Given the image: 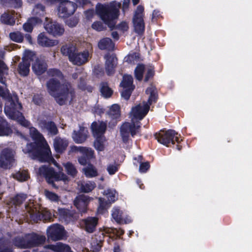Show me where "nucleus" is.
I'll return each instance as SVG.
<instances>
[{
  "mask_svg": "<svg viewBox=\"0 0 252 252\" xmlns=\"http://www.w3.org/2000/svg\"><path fill=\"white\" fill-rule=\"evenodd\" d=\"M48 73L49 75L55 77L47 82L46 86L49 94L60 105L70 102L75 96L74 91L70 84H61L59 79L63 78L62 73L56 69H51Z\"/></svg>",
  "mask_w": 252,
  "mask_h": 252,
  "instance_id": "obj_1",
  "label": "nucleus"
},
{
  "mask_svg": "<svg viewBox=\"0 0 252 252\" xmlns=\"http://www.w3.org/2000/svg\"><path fill=\"white\" fill-rule=\"evenodd\" d=\"M149 109V105L145 103L143 105L138 104L132 108L130 113L131 122H125L120 127V134L124 143L128 142L130 135L133 137L140 132L141 123L139 122L135 123L134 120H142Z\"/></svg>",
  "mask_w": 252,
  "mask_h": 252,
  "instance_id": "obj_2",
  "label": "nucleus"
},
{
  "mask_svg": "<svg viewBox=\"0 0 252 252\" xmlns=\"http://www.w3.org/2000/svg\"><path fill=\"white\" fill-rule=\"evenodd\" d=\"M0 96L5 99L4 111L5 114L11 119L16 120L24 126H29L30 122L27 121L20 111L22 109L21 104L19 103L16 97L12 98L8 90L0 86Z\"/></svg>",
  "mask_w": 252,
  "mask_h": 252,
  "instance_id": "obj_3",
  "label": "nucleus"
},
{
  "mask_svg": "<svg viewBox=\"0 0 252 252\" xmlns=\"http://www.w3.org/2000/svg\"><path fill=\"white\" fill-rule=\"evenodd\" d=\"M121 5V2L115 0L107 4L98 3L95 6V13L111 31L116 27Z\"/></svg>",
  "mask_w": 252,
  "mask_h": 252,
  "instance_id": "obj_4",
  "label": "nucleus"
},
{
  "mask_svg": "<svg viewBox=\"0 0 252 252\" xmlns=\"http://www.w3.org/2000/svg\"><path fill=\"white\" fill-rule=\"evenodd\" d=\"M30 134L35 143L40 148L38 152L39 158L40 162L52 161L55 165L57 162L53 158L49 146L42 135L34 127L30 128Z\"/></svg>",
  "mask_w": 252,
  "mask_h": 252,
  "instance_id": "obj_5",
  "label": "nucleus"
},
{
  "mask_svg": "<svg viewBox=\"0 0 252 252\" xmlns=\"http://www.w3.org/2000/svg\"><path fill=\"white\" fill-rule=\"evenodd\" d=\"M50 162H52L56 166L59 168L58 172L55 171L53 168L50 165H44L38 168L37 174L41 176L44 177L49 184H53L55 181H67V176L61 171L62 169L59 167L58 164L57 163V165H55L52 161Z\"/></svg>",
  "mask_w": 252,
  "mask_h": 252,
  "instance_id": "obj_6",
  "label": "nucleus"
},
{
  "mask_svg": "<svg viewBox=\"0 0 252 252\" xmlns=\"http://www.w3.org/2000/svg\"><path fill=\"white\" fill-rule=\"evenodd\" d=\"M27 212L28 213L31 219L34 221L37 220H50L52 217V214L47 209H42L39 208L37 204H35L33 202H30L28 205L25 206Z\"/></svg>",
  "mask_w": 252,
  "mask_h": 252,
  "instance_id": "obj_7",
  "label": "nucleus"
},
{
  "mask_svg": "<svg viewBox=\"0 0 252 252\" xmlns=\"http://www.w3.org/2000/svg\"><path fill=\"white\" fill-rule=\"evenodd\" d=\"M155 137L158 141L166 147H169L175 142L179 143L182 140L180 134L173 130H160L155 134Z\"/></svg>",
  "mask_w": 252,
  "mask_h": 252,
  "instance_id": "obj_8",
  "label": "nucleus"
},
{
  "mask_svg": "<svg viewBox=\"0 0 252 252\" xmlns=\"http://www.w3.org/2000/svg\"><path fill=\"white\" fill-rule=\"evenodd\" d=\"M106 128V122H95V149L98 152L104 150L106 139L104 134Z\"/></svg>",
  "mask_w": 252,
  "mask_h": 252,
  "instance_id": "obj_9",
  "label": "nucleus"
},
{
  "mask_svg": "<svg viewBox=\"0 0 252 252\" xmlns=\"http://www.w3.org/2000/svg\"><path fill=\"white\" fill-rule=\"evenodd\" d=\"M144 10V8L143 6L138 5L132 19L134 31L139 35H143L145 32V23L143 19Z\"/></svg>",
  "mask_w": 252,
  "mask_h": 252,
  "instance_id": "obj_10",
  "label": "nucleus"
},
{
  "mask_svg": "<svg viewBox=\"0 0 252 252\" xmlns=\"http://www.w3.org/2000/svg\"><path fill=\"white\" fill-rule=\"evenodd\" d=\"M77 5L75 2L63 0L58 6V15L60 18H67L74 14Z\"/></svg>",
  "mask_w": 252,
  "mask_h": 252,
  "instance_id": "obj_11",
  "label": "nucleus"
},
{
  "mask_svg": "<svg viewBox=\"0 0 252 252\" xmlns=\"http://www.w3.org/2000/svg\"><path fill=\"white\" fill-rule=\"evenodd\" d=\"M71 152H80L83 155L79 158L78 160L79 163L82 165H88L90 163V159L92 158L94 155V152L91 149L84 147L73 146L70 147Z\"/></svg>",
  "mask_w": 252,
  "mask_h": 252,
  "instance_id": "obj_12",
  "label": "nucleus"
},
{
  "mask_svg": "<svg viewBox=\"0 0 252 252\" xmlns=\"http://www.w3.org/2000/svg\"><path fill=\"white\" fill-rule=\"evenodd\" d=\"M15 162L14 152L10 149H3L0 155V166L3 168H10Z\"/></svg>",
  "mask_w": 252,
  "mask_h": 252,
  "instance_id": "obj_13",
  "label": "nucleus"
},
{
  "mask_svg": "<svg viewBox=\"0 0 252 252\" xmlns=\"http://www.w3.org/2000/svg\"><path fill=\"white\" fill-rule=\"evenodd\" d=\"M105 60V68L106 73L110 76L114 74L118 65V58L115 54L107 53L104 57Z\"/></svg>",
  "mask_w": 252,
  "mask_h": 252,
  "instance_id": "obj_14",
  "label": "nucleus"
},
{
  "mask_svg": "<svg viewBox=\"0 0 252 252\" xmlns=\"http://www.w3.org/2000/svg\"><path fill=\"white\" fill-rule=\"evenodd\" d=\"M45 30L54 36H62L64 32L63 26L55 21H50L44 24Z\"/></svg>",
  "mask_w": 252,
  "mask_h": 252,
  "instance_id": "obj_15",
  "label": "nucleus"
},
{
  "mask_svg": "<svg viewBox=\"0 0 252 252\" xmlns=\"http://www.w3.org/2000/svg\"><path fill=\"white\" fill-rule=\"evenodd\" d=\"M34 54L32 52L27 51L25 53V56L23 58L22 62L18 66V71L19 73L23 76H27L30 71V61Z\"/></svg>",
  "mask_w": 252,
  "mask_h": 252,
  "instance_id": "obj_16",
  "label": "nucleus"
},
{
  "mask_svg": "<svg viewBox=\"0 0 252 252\" xmlns=\"http://www.w3.org/2000/svg\"><path fill=\"white\" fill-rule=\"evenodd\" d=\"M110 233H113V234H116L117 237L120 238V236L124 234L125 231L121 228H106L103 230H100L97 234V235L99 236V240H98L99 241V243L95 246V252L96 251H99L101 249L105 236L106 234Z\"/></svg>",
  "mask_w": 252,
  "mask_h": 252,
  "instance_id": "obj_17",
  "label": "nucleus"
},
{
  "mask_svg": "<svg viewBox=\"0 0 252 252\" xmlns=\"http://www.w3.org/2000/svg\"><path fill=\"white\" fill-rule=\"evenodd\" d=\"M48 237L53 241L62 239L64 236L63 227L58 224H54L47 230Z\"/></svg>",
  "mask_w": 252,
  "mask_h": 252,
  "instance_id": "obj_18",
  "label": "nucleus"
},
{
  "mask_svg": "<svg viewBox=\"0 0 252 252\" xmlns=\"http://www.w3.org/2000/svg\"><path fill=\"white\" fill-rule=\"evenodd\" d=\"M45 237L32 233L26 235L27 248L38 246L45 241Z\"/></svg>",
  "mask_w": 252,
  "mask_h": 252,
  "instance_id": "obj_19",
  "label": "nucleus"
},
{
  "mask_svg": "<svg viewBox=\"0 0 252 252\" xmlns=\"http://www.w3.org/2000/svg\"><path fill=\"white\" fill-rule=\"evenodd\" d=\"M37 42L39 46L43 47H52L59 43L58 40L49 38L47 34L44 32L38 35Z\"/></svg>",
  "mask_w": 252,
  "mask_h": 252,
  "instance_id": "obj_20",
  "label": "nucleus"
},
{
  "mask_svg": "<svg viewBox=\"0 0 252 252\" xmlns=\"http://www.w3.org/2000/svg\"><path fill=\"white\" fill-rule=\"evenodd\" d=\"M38 125L43 130H46L51 135H56L58 132V128L55 124L52 121L45 120H38Z\"/></svg>",
  "mask_w": 252,
  "mask_h": 252,
  "instance_id": "obj_21",
  "label": "nucleus"
},
{
  "mask_svg": "<svg viewBox=\"0 0 252 252\" xmlns=\"http://www.w3.org/2000/svg\"><path fill=\"white\" fill-rule=\"evenodd\" d=\"M90 54L88 51L77 53L75 52L74 56L70 57V62L74 64L81 65L87 63L89 59Z\"/></svg>",
  "mask_w": 252,
  "mask_h": 252,
  "instance_id": "obj_22",
  "label": "nucleus"
},
{
  "mask_svg": "<svg viewBox=\"0 0 252 252\" xmlns=\"http://www.w3.org/2000/svg\"><path fill=\"white\" fill-rule=\"evenodd\" d=\"M72 137L75 143H82L87 139L88 131L84 127L80 126L78 131H73Z\"/></svg>",
  "mask_w": 252,
  "mask_h": 252,
  "instance_id": "obj_23",
  "label": "nucleus"
},
{
  "mask_svg": "<svg viewBox=\"0 0 252 252\" xmlns=\"http://www.w3.org/2000/svg\"><path fill=\"white\" fill-rule=\"evenodd\" d=\"M88 203L89 198L84 195L77 196L74 200V205L80 212L83 213L86 212Z\"/></svg>",
  "mask_w": 252,
  "mask_h": 252,
  "instance_id": "obj_24",
  "label": "nucleus"
},
{
  "mask_svg": "<svg viewBox=\"0 0 252 252\" xmlns=\"http://www.w3.org/2000/svg\"><path fill=\"white\" fill-rule=\"evenodd\" d=\"M53 145L56 152L62 153L66 150L68 145V142L65 139L56 137L54 139Z\"/></svg>",
  "mask_w": 252,
  "mask_h": 252,
  "instance_id": "obj_25",
  "label": "nucleus"
},
{
  "mask_svg": "<svg viewBox=\"0 0 252 252\" xmlns=\"http://www.w3.org/2000/svg\"><path fill=\"white\" fill-rule=\"evenodd\" d=\"M47 64L43 60L37 59L33 63L32 68L34 73L38 75H41L47 70Z\"/></svg>",
  "mask_w": 252,
  "mask_h": 252,
  "instance_id": "obj_26",
  "label": "nucleus"
},
{
  "mask_svg": "<svg viewBox=\"0 0 252 252\" xmlns=\"http://www.w3.org/2000/svg\"><path fill=\"white\" fill-rule=\"evenodd\" d=\"M98 47L101 50L113 51L115 47V44L110 38L106 37L98 42Z\"/></svg>",
  "mask_w": 252,
  "mask_h": 252,
  "instance_id": "obj_27",
  "label": "nucleus"
},
{
  "mask_svg": "<svg viewBox=\"0 0 252 252\" xmlns=\"http://www.w3.org/2000/svg\"><path fill=\"white\" fill-rule=\"evenodd\" d=\"M61 51L63 55L68 56L70 61V57H72L76 52V48L73 44L68 43L63 46Z\"/></svg>",
  "mask_w": 252,
  "mask_h": 252,
  "instance_id": "obj_28",
  "label": "nucleus"
},
{
  "mask_svg": "<svg viewBox=\"0 0 252 252\" xmlns=\"http://www.w3.org/2000/svg\"><path fill=\"white\" fill-rule=\"evenodd\" d=\"M58 214L59 216L60 219L66 222H68L72 220L73 216L68 210L63 208H59Z\"/></svg>",
  "mask_w": 252,
  "mask_h": 252,
  "instance_id": "obj_29",
  "label": "nucleus"
},
{
  "mask_svg": "<svg viewBox=\"0 0 252 252\" xmlns=\"http://www.w3.org/2000/svg\"><path fill=\"white\" fill-rule=\"evenodd\" d=\"M146 93L150 94L148 102L144 103L146 104H149V106L154 102H156L158 99V93L156 88L154 87H149L147 88Z\"/></svg>",
  "mask_w": 252,
  "mask_h": 252,
  "instance_id": "obj_30",
  "label": "nucleus"
},
{
  "mask_svg": "<svg viewBox=\"0 0 252 252\" xmlns=\"http://www.w3.org/2000/svg\"><path fill=\"white\" fill-rule=\"evenodd\" d=\"M113 219L119 224L126 223V220L123 217V212L118 208H114L112 210Z\"/></svg>",
  "mask_w": 252,
  "mask_h": 252,
  "instance_id": "obj_31",
  "label": "nucleus"
},
{
  "mask_svg": "<svg viewBox=\"0 0 252 252\" xmlns=\"http://www.w3.org/2000/svg\"><path fill=\"white\" fill-rule=\"evenodd\" d=\"M40 148L38 147L36 143H29L27 144L26 146L23 149V151L25 153H34L37 159L40 161L38 152L40 151Z\"/></svg>",
  "mask_w": 252,
  "mask_h": 252,
  "instance_id": "obj_32",
  "label": "nucleus"
},
{
  "mask_svg": "<svg viewBox=\"0 0 252 252\" xmlns=\"http://www.w3.org/2000/svg\"><path fill=\"white\" fill-rule=\"evenodd\" d=\"M121 85L124 89H131L134 90V85L133 84V77L130 75H125L123 76V80L121 83Z\"/></svg>",
  "mask_w": 252,
  "mask_h": 252,
  "instance_id": "obj_33",
  "label": "nucleus"
},
{
  "mask_svg": "<svg viewBox=\"0 0 252 252\" xmlns=\"http://www.w3.org/2000/svg\"><path fill=\"white\" fill-rule=\"evenodd\" d=\"M99 91L101 95L105 98L110 97L113 94V91L108 86L106 82H102L100 83L99 85Z\"/></svg>",
  "mask_w": 252,
  "mask_h": 252,
  "instance_id": "obj_34",
  "label": "nucleus"
},
{
  "mask_svg": "<svg viewBox=\"0 0 252 252\" xmlns=\"http://www.w3.org/2000/svg\"><path fill=\"white\" fill-rule=\"evenodd\" d=\"M81 225L85 227L88 232H93L94 229V218H89L83 220Z\"/></svg>",
  "mask_w": 252,
  "mask_h": 252,
  "instance_id": "obj_35",
  "label": "nucleus"
},
{
  "mask_svg": "<svg viewBox=\"0 0 252 252\" xmlns=\"http://www.w3.org/2000/svg\"><path fill=\"white\" fill-rule=\"evenodd\" d=\"M99 205L97 210V214H103L107 210V209L110 207L108 202L103 198H99Z\"/></svg>",
  "mask_w": 252,
  "mask_h": 252,
  "instance_id": "obj_36",
  "label": "nucleus"
},
{
  "mask_svg": "<svg viewBox=\"0 0 252 252\" xmlns=\"http://www.w3.org/2000/svg\"><path fill=\"white\" fill-rule=\"evenodd\" d=\"M140 55L139 53L133 52L130 53L125 57V61L128 63L134 64L139 61Z\"/></svg>",
  "mask_w": 252,
  "mask_h": 252,
  "instance_id": "obj_37",
  "label": "nucleus"
},
{
  "mask_svg": "<svg viewBox=\"0 0 252 252\" xmlns=\"http://www.w3.org/2000/svg\"><path fill=\"white\" fill-rule=\"evenodd\" d=\"M108 114L113 119H117L120 118V107L118 104H113L109 109Z\"/></svg>",
  "mask_w": 252,
  "mask_h": 252,
  "instance_id": "obj_38",
  "label": "nucleus"
},
{
  "mask_svg": "<svg viewBox=\"0 0 252 252\" xmlns=\"http://www.w3.org/2000/svg\"><path fill=\"white\" fill-rule=\"evenodd\" d=\"M11 133L10 129L4 120L0 117V136L8 135Z\"/></svg>",
  "mask_w": 252,
  "mask_h": 252,
  "instance_id": "obj_39",
  "label": "nucleus"
},
{
  "mask_svg": "<svg viewBox=\"0 0 252 252\" xmlns=\"http://www.w3.org/2000/svg\"><path fill=\"white\" fill-rule=\"evenodd\" d=\"M1 21L2 23L13 25L15 23V16L14 13H4L1 16Z\"/></svg>",
  "mask_w": 252,
  "mask_h": 252,
  "instance_id": "obj_40",
  "label": "nucleus"
},
{
  "mask_svg": "<svg viewBox=\"0 0 252 252\" xmlns=\"http://www.w3.org/2000/svg\"><path fill=\"white\" fill-rule=\"evenodd\" d=\"M45 7L41 4H36L32 11L33 15L38 17L43 16L45 14Z\"/></svg>",
  "mask_w": 252,
  "mask_h": 252,
  "instance_id": "obj_41",
  "label": "nucleus"
},
{
  "mask_svg": "<svg viewBox=\"0 0 252 252\" xmlns=\"http://www.w3.org/2000/svg\"><path fill=\"white\" fill-rule=\"evenodd\" d=\"M103 194L106 196L108 201H107L109 205L114 203L116 200V191L111 189L105 190Z\"/></svg>",
  "mask_w": 252,
  "mask_h": 252,
  "instance_id": "obj_42",
  "label": "nucleus"
},
{
  "mask_svg": "<svg viewBox=\"0 0 252 252\" xmlns=\"http://www.w3.org/2000/svg\"><path fill=\"white\" fill-rule=\"evenodd\" d=\"M63 165L65 168L66 172L68 175L73 177L76 175L77 171L75 167L71 163L68 162L65 163H63Z\"/></svg>",
  "mask_w": 252,
  "mask_h": 252,
  "instance_id": "obj_43",
  "label": "nucleus"
},
{
  "mask_svg": "<svg viewBox=\"0 0 252 252\" xmlns=\"http://www.w3.org/2000/svg\"><path fill=\"white\" fill-rule=\"evenodd\" d=\"M0 252H13L11 243L7 240H0Z\"/></svg>",
  "mask_w": 252,
  "mask_h": 252,
  "instance_id": "obj_44",
  "label": "nucleus"
},
{
  "mask_svg": "<svg viewBox=\"0 0 252 252\" xmlns=\"http://www.w3.org/2000/svg\"><path fill=\"white\" fill-rule=\"evenodd\" d=\"M145 70V66L142 64L137 65L134 70V75L135 78L141 81L143 79V73Z\"/></svg>",
  "mask_w": 252,
  "mask_h": 252,
  "instance_id": "obj_45",
  "label": "nucleus"
},
{
  "mask_svg": "<svg viewBox=\"0 0 252 252\" xmlns=\"http://www.w3.org/2000/svg\"><path fill=\"white\" fill-rule=\"evenodd\" d=\"M10 38L13 41L21 43L24 40V35L20 32H15L9 33Z\"/></svg>",
  "mask_w": 252,
  "mask_h": 252,
  "instance_id": "obj_46",
  "label": "nucleus"
},
{
  "mask_svg": "<svg viewBox=\"0 0 252 252\" xmlns=\"http://www.w3.org/2000/svg\"><path fill=\"white\" fill-rule=\"evenodd\" d=\"M13 178L17 180L23 182L27 180L29 178V174L27 171L22 170L13 175Z\"/></svg>",
  "mask_w": 252,
  "mask_h": 252,
  "instance_id": "obj_47",
  "label": "nucleus"
},
{
  "mask_svg": "<svg viewBox=\"0 0 252 252\" xmlns=\"http://www.w3.org/2000/svg\"><path fill=\"white\" fill-rule=\"evenodd\" d=\"M26 235L24 237H17L13 241L14 245L21 248H27Z\"/></svg>",
  "mask_w": 252,
  "mask_h": 252,
  "instance_id": "obj_48",
  "label": "nucleus"
},
{
  "mask_svg": "<svg viewBox=\"0 0 252 252\" xmlns=\"http://www.w3.org/2000/svg\"><path fill=\"white\" fill-rule=\"evenodd\" d=\"M26 198V194H19L12 199L11 202L15 205H19L22 204Z\"/></svg>",
  "mask_w": 252,
  "mask_h": 252,
  "instance_id": "obj_49",
  "label": "nucleus"
},
{
  "mask_svg": "<svg viewBox=\"0 0 252 252\" xmlns=\"http://www.w3.org/2000/svg\"><path fill=\"white\" fill-rule=\"evenodd\" d=\"M83 171L86 177L92 178L94 176V169L93 165L88 164V165L83 168Z\"/></svg>",
  "mask_w": 252,
  "mask_h": 252,
  "instance_id": "obj_50",
  "label": "nucleus"
},
{
  "mask_svg": "<svg viewBox=\"0 0 252 252\" xmlns=\"http://www.w3.org/2000/svg\"><path fill=\"white\" fill-rule=\"evenodd\" d=\"M44 194L46 198L51 201L58 202L60 200V197L54 192L45 190Z\"/></svg>",
  "mask_w": 252,
  "mask_h": 252,
  "instance_id": "obj_51",
  "label": "nucleus"
},
{
  "mask_svg": "<svg viewBox=\"0 0 252 252\" xmlns=\"http://www.w3.org/2000/svg\"><path fill=\"white\" fill-rule=\"evenodd\" d=\"M119 169V164L117 163L109 164L107 167V171L109 174L113 175L117 172Z\"/></svg>",
  "mask_w": 252,
  "mask_h": 252,
  "instance_id": "obj_52",
  "label": "nucleus"
},
{
  "mask_svg": "<svg viewBox=\"0 0 252 252\" xmlns=\"http://www.w3.org/2000/svg\"><path fill=\"white\" fill-rule=\"evenodd\" d=\"M94 188V185L90 182L82 183L80 186V190L85 192H89Z\"/></svg>",
  "mask_w": 252,
  "mask_h": 252,
  "instance_id": "obj_53",
  "label": "nucleus"
},
{
  "mask_svg": "<svg viewBox=\"0 0 252 252\" xmlns=\"http://www.w3.org/2000/svg\"><path fill=\"white\" fill-rule=\"evenodd\" d=\"M7 73V68L2 62L0 61V82L3 83V77Z\"/></svg>",
  "mask_w": 252,
  "mask_h": 252,
  "instance_id": "obj_54",
  "label": "nucleus"
},
{
  "mask_svg": "<svg viewBox=\"0 0 252 252\" xmlns=\"http://www.w3.org/2000/svg\"><path fill=\"white\" fill-rule=\"evenodd\" d=\"M84 18L86 21L90 22L92 20L94 16V11L93 9H88L84 12Z\"/></svg>",
  "mask_w": 252,
  "mask_h": 252,
  "instance_id": "obj_55",
  "label": "nucleus"
},
{
  "mask_svg": "<svg viewBox=\"0 0 252 252\" xmlns=\"http://www.w3.org/2000/svg\"><path fill=\"white\" fill-rule=\"evenodd\" d=\"M79 19L77 17H72L66 21V24L70 28H73L78 24Z\"/></svg>",
  "mask_w": 252,
  "mask_h": 252,
  "instance_id": "obj_56",
  "label": "nucleus"
},
{
  "mask_svg": "<svg viewBox=\"0 0 252 252\" xmlns=\"http://www.w3.org/2000/svg\"><path fill=\"white\" fill-rule=\"evenodd\" d=\"M116 28L123 32L127 31L129 29L128 23L125 21L120 23Z\"/></svg>",
  "mask_w": 252,
  "mask_h": 252,
  "instance_id": "obj_57",
  "label": "nucleus"
},
{
  "mask_svg": "<svg viewBox=\"0 0 252 252\" xmlns=\"http://www.w3.org/2000/svg\"><path fill=\"white\" fill-rule=\"evenodd\" d=\"M150 167L149 162H141L139 166V171L141 173H145Z\"/></svg>",
  "mask_w": 252,
  "mask_h": 252,
  "instance_id": "obj_58",
  "label": "nucleus"
},
{
  "mask_svg": "<svg viewBox=\"0 0 252 252\" xmlns=\"http://www.w3.org/2000/svg\"><path fill=\"white\" fill-rule=\"evenodd\" d=\"M4 3H8L12 4L15 7H18L21 6L22 0H2Z\"/></svg>",
  "mask_w": 252,
  "mask_h": 252,
  "instance_id": "obj_59",
  "label": "nucleus"
},
{
  "mask_svg": "<svg viewBox=\"0 0 252 252\" xmlns=\"http://www.w3.org/2000/svg\"><path fill=\"white\" fill-rule=\"evenodd\" d=\"M133 91V90H131V89L129 88L125 89L121 93L122 96L125 99L128 100L129 98Z\"/></svg>",
  "mask_w": 252,
  "mask_h": 252,
  "instance_id": "obj_60",
  "label": "nucleus"
},
{
  "mask_svg": "<svg viewBox=\"0 0 252 252\" xmlns=\"http://www.w3.org/2000/svg\"><path fill=\"white\" fill-rule=\"evenodd\" d=\"M104 74V71L102 65H97L95 66V76L99 77Z\"/></svg>",
  "mask_w": 252,
  "mask_h": 252,
  "instance_id": "obj_61",
  "label": "nucleus"
},
{
  "mask_svg": "<svg viewBox=\"0 0 252 252\" xmlns=\"http://www.w3.org/2000/svg\"><path fill=\"white\" fill-rule=\"evenodd\" d=\"M154 75V70L152 68H149L148 69L146 74L144 81L148 82L150 79L152 78Z\"/></svg>",
  "mask_w": 252,
  "mask_h": 252,
  "instance_id": "obj_62",
  "label": "nucleus"
},
{
  "mask_svg": "<svg viewBox=\"0 0 252 252\" xmlns=\"http://www.w3.org/2000/svg\"><path fill=\"white\" fill-rule=\"evenodd\" d=\"M28 21L31 23L32 25H33V27L37 24L41 23V20L40 18L38 17H33L28 19Z\"/></svg>",
  "mask_w": 252,
  "mask_h": 252,
  "instance_id": "obj_63",
  "label": "nucleus"
},
{
  "mask_svg": "<svg viewBox=\"0 0 252 252\" xmlns=\"http://www.w3.org/2000/svg\"><path fill=\"white\" fill-rule=\"evenodd\" d=\"M33 25L31 23L27 21L23 25L24 30L26 32H31L33 30Z\"/></svg>",
  "mask_w": 252,
  "mask_h": 252,
  "instance_id": "obj_64",
  "label": "nucleus"
}]
</instances>
